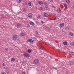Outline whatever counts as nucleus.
I'll return each instance as SVG.
<instances>
[{"instance_id":"473e14b6","label":"nucleus","mask_w":74,"mask_h":74,"mask_svg":"<svg viewBox=\"0 0 74 74\" xmlns=\"http://www.w3.org/2000/svg\"><path fill=\"white\" fill-rule=\"evenodd\" d=\"M23 64H25L26 63V61H23L22 62Z\"/></svg>"},{"instance_id":"2f4dec72","label":"nucleus","mask_w":74,"mask_h":74,"mask_svg":"<svg viewBox=\"0 0 74 74\" xmlns=\"http://www.w3.org/2000/svg\"><path fill=\"white\" fill-rule=\"evenodd\" d=\"M5 49L6 51H8V48H5Z\"/></svg>"},{"instance_id":"bb28decb","label":"nucleus","mask_w":74,"mask_h":74,"mask_svg":"<svg viewBox=\"0 0 74 74\" xmlns=\"http://www.w3.org/2000/svg\"><path fill=\"white\" fill-rule=\"evenodd\" d=\"M63 5H64V7H65L66 8H67V4H63Z\"/></svg>"},{"instance_id":"0eeeda50","label":"nucleus","mask_w":74,"mask_h":74,"mask_svg":"<svg viewBox=\"0 0 74 74\" xmlns=\"http://www.w3.org/2000/svg\"><path fill=\"white\" fill-rule=\"evenodd\" d=\"M69 54L70 55H73L74 54V52L73 51L69 52Z\"/></svg>"},{"instance_id":"c85d7f7f","label":"nucleus","mask_w":74,"mask_h":74,"mask_svg":"<svg viewBox=\"0 0 74 74\" xmlns=\"http://www.w3.org/2000/svg\"><path fill=\"white\" fill-rule=\"evenodd\" d=\"M27 4H28V3H27V2H25V5H27Z\"/></svg>"},{"instance_id":"39448f33","label":"nucleus","mask_w":74,"mask_h":74,"mask_svg":"<svg viewBox=\"0 0 74 74\" xmlns=\"http://www.w3.org/2000/svg\"><path fill=\"white\" fill-rule=\"evenodd\" d=\"M32 16H33V14L32 13H29L28 14V16L29 18H31L32 17Z\"/></svg>"},{"instance_id":"5701e85b","label":"nucleus","mask_w":74,"mask_h":74,"mask_svg":"<svg viewBox=\"0 0 74 74\" xmlns=\"http://www.w3.org/2000/svg\"><path fill=\"white\" fill-rule=\"evenodd\" d=\"M22 1V0H18V2H17L18 3H19Z\"/></svg>"},{"instance_id":"c9c22d12","label":"nucleus","mask_w":74,"mask_h":74,"mask_svg":"<svg viewBox=\"0 0 74 74\" xmlns=\"http://www.w3.org/2000/svg\"><path fill=\"white\" fill-rule=\"evenodd\" d=\"M48 1H50V2H52V1H52V0H48Z\"/></svg>"},{"instance_id":"393cba45","label":"nucleus","mask_w":74,"mask_h":74,"mask_svg":"<svg viewBox=\"0 0 74 74\" xmlns=\"http://www.w3.org/2000/svg\"><path fill=\"white\" fill-rule=\"evenodd\" d=\"M66 2L67 3H70V1L69 0H67L66 1Z\"/></svg>"},{"instance_id":"cd10ccee","label":"nucleus","mask_w":74,"mask_h":74,"mask_svg":"<svg viewBox=\"0 0 74 74\" xmlns=\"http://www.w3.org/2000/svg\"><path fill=\"white\" fill-rule=\"evenodd\" d=\"M27 27H30V25L29 24H27Z\"/></svg>"},{"instance_id":"4c0bfd02","label":"nucleus","mask_w":74,"mask_h":74,"mask_svg":"<svg viewBox=\"0 0 74 74\" xmlns=\"http://www.w3.org/2000/svg\"><path fill=\"white\" fill-rule=\"evenodd\" d=\"M22 74H25V73L24 72H23L22 73Z\"/></svg>"},{"instance_id":"20e7f679","label":"nucleus","mask_w":74,"mask_h":74,"mask_svg":"<svg viewBox=\"0 0 74 74\" xmlns=\"http://www.w3.org/2000/svg\"><path fill=\"white\" fill-rule=\"evenodd\" d=\"M69 64L70 65H71V64H74V61H69Z\"/></svg>"},{"instance_id":"7ed1b4c3","label":"nucleus","mask_w":74,"mask_h":74,"mask_svg":"<svg viewBox=\"0 0 74 74\" xmlns=\"http://www.w3.org/2000/svg\"><path fill=\"white\" fill-rule=\"evenodd\" d=\"M29 56L30 55L27 53H24V57L29 58Z\"/></svg>"},{"instance_id":"6e6552de","label":"nucleus","mask_w":74,"mask_h":74,"mask_svg":"<svg viewBox=\"0 0 74 74\" xmlns=\"http://www.w3.org/2000/svg\"><path fill=\"white\" fill-rule=\"evenodd\" d=\"M64 23H63L61 24H60V27H62V26H64Z\"/></svg>"},{"instance_id":"de8ad7c7","label":"nucleus","mask_w":74,"mask_h":74,"mask_svg":"<svg viewBox=\"0 0 74 74\" xmlns=\"http://www.w3.org/2000/svg\"><path fill=\"white\" fill-rule=\"evenodd\" d=\"M73 8H74V5H73Z\"/></svg>"},{"instance_id":"9d476101","label":"nucleus","mask_w":74,"mask_h":74,"mask_svg":"<svg viewBox=\"0 0 74 74\" xmlns=\"http://www.w3.org/2000/svg\"><path fill=\"white\" fill-rule=\"evenodd\" d=\"M28 4L29 6H31L32 5V2L30 1H29L28 2Z\"/></svg>"},{"instance_id":"72a5a7b5","label":"nucleus","mask_w":74,"mask_h":74,"mask_svg":"<svg viewBox=\"0 0 74 74\" xmlns=\"http://www.w3.org/2000/svg\"><path fill=\"white\" fill-rule=\"evenodd\" d=\"M65 29L66 30H68V29H67V27H66L65 28Z\"/></svg>"},{"instance_id":"423d86ee","label":"nucleus","mask_w":74,"mask_h":74,"mask_svg":"<svg viewBox=\"0 0 74 74\" xmlns=\"http://www.w3.org/2000/svg\"><path fill=\"white\" fill-rule=\"evenodd\" d=\"M44 16L45 17H48V14L45 12L44 14Z\"/></svg>"},{"instance_id":"e433bc0d","label":"nucleus","mask_w":74,"mask_h":74,"mask_svg":"<svg viewBox=\"0 0 74 74\" xmlns=\"http://www.w3.org/2000/svg\"><path fill=\"white\" fill-rule=\"evenodd\" d=\"M2 74H6V73L5 72H2Z\"/></svg>"},{"instance_id":"6ab92c4d","label":"nucleus","mask_w":74,"mask_h":74,"mask_svg":"<svg viewBox=\"0 0 74 74\" xmlns=\"http://www.w3.org/2000/svg\"><path fill=\"white\" fill-rule=\"evenodd\" d=\"M27 11V10H26V9L25 8H24L23 9V12H26V11Z\"/></svg>"},{"instance_id":"c756f323","label":"nucleus","mask_w":74,"mask_h":74,"mask_svg":"<svg viewBox=\"0 0 74 74\" xmlns=\"http://www.w3.org/2000/svg\"><path fill=\"white\" fill-rule=\"evenodd\" d=\"M59 12H62V10H60V8H59Z\"/></svg>"},{"instance_id":"09e8293b","label":"nucleus","mask_w":74,"mask_h":74,"mask_svg":"<svg viewBox=\"0 0 74 74\" xmlns=\"http://www.w3.org/2000/svg\"><path fill=\"white\" fill-rule=\"evenodd\" d=\"M36 22H38V21H36Z\"/></svg>"},{"instance_id":"dca6fc26","label":"nucleus","mask_w":74,"mask_h":74,"mask_svg":"<svg viewBox=\"0 0 74 74\" xmlns=\"http://www.w3.org/2000/svg\"><path fill=\"white\" fill-rule=\"evenodd\" d=\"M27 52L28 53H31V52H32V50L30 49H28L27 50Z\"/></svg>"},{"instance_id":"a878e982","label":"nucleus","mask_w":74,"mask_h":74,"mask_svg":"<svg viewBox=\"0 0 74 74\" xmlns=\"http://www.w3.org/2000/svg\"><path fill=\"white\" fill-rule=\"evenodd\" d=\"M31 42H32V43H33V42H34V40L31 39Z\"/></svg>"},{"instance_id":"58836bf2","label":"nucleus","mask_w":74,"mask_h":74,"mask_svg":"<svg viewBox=\"0 0 74 74\" xmlns=\"http://www.w3.org/2000/svg\"><path fill=\"white\" fill-rule=\"evenodd\" d=\"M53 20V21H55V20H56V17H55V18Z\"/></svg>"},{"instance_id":"412c9836","label":"nucleus","mask_w":74,"mask_h":74,"mask_svg":"<svg viewBox=\"0 0 74 74\" xmlns=\"http://www.w3.org/2000/svg\"><path fill=\"white\" fill-rule=\"evenodd\" d=\"M11 60L12 61H13V62L15 60V58H12L11 59Z\"/></svg>"},{"instance_id":"a18cd8bd","label":"nucleus","mask_w":74,"mask_h":74,"mask_svg":"<svg viewBox=\"0 0 74 74\" xmlns=\"http://www.w3.org/2000/svg\"><path fill=\"white\" fill-rule=\"evenodd\" d=\"M67 27V29H68V30H69V27Z\"/></svg>"},{"instance_id":"f257e3e1","label":"nucleus","mask_w":74,"mask_h":74,"mask_svg":"<svg viewBox=\"0 0 74 74\" xmlns=\"http://www.w3.org/2000/svg\"><path fill=\"white\" fill-rule=\"evenodd\" d=\"M13 39L14 41H16L17 39L18 38V36L16 35H14L12 36Z\"/></svg>"},{"instance_id":"b1692460","label":"nucleus","mask_w":74,"mask_h":74,"mask_svg":"<svg viewBox=\"0 0 74 74\" xmlns=\"http://www.w3.org/2000/svg\"><path fill=\"white\" fill-rule=\"evenodd\" d=\"M27 42H31V39H28L27 40Z\"/></svg>"},{"instance_id":"37998d69","label":"nucleus","mask_w":74,"mask_h":74,"mask_svg":"<svg viewBox=\"0 0 74 74\" xmlns=\"http://www.w3.org/2000/svg\"><path fill=\"white\" fill-rule=\"evenodd\" d=\"M53 69H54L55 70H57V69L56 68H54Z\"/></svg>"},{"instance_id":"f3484780","label":"nucleus","mask_w":74,"mask_h":74,"mask_svg":"<svg viewBox=\"0 0 74 74\" xmlns=\"http://www.w3.org/2000/svg\"><path fill=\"white\" fill-rule=\"evenodd\" d=\"M69 34L71 36H73V33L72 32H70L69 33Z\"/></svg>"},{"instance_id":"ea45409f","label":"nucleus","mask_w":74,"mask_h":74,"mask_svg":"<svg viewBox=\"0 0 74 74\" xmlns=\"http://www.w3.org/2000/svg\"><path fill=\"white\" fill-rule=\"evenodd\" d=\"M40 49H43V47H40Z\"/></svg>"},{"instance_id":"9b49d317","label":"nucleus","mask_w":74,"mask_h":74,"mask_svg":"<svg viewBox=\"0 0 74 74\" xmlns=\"http://www.w3.org/2000/svg\"><path fill=\"white\" fill-rule=\"evenodd\" d=\"M29 23L30 25H32V26H34V23L32 21L30 22Z\"/></svg>"},{"instance_id":"c03bdc74","label":"nucleus","mask_w":74,"mask_h":74,"mask_svg":"<svg viewBox=\"0 0 74 74\" xmlns=\"http://www.w3.org/2000/svg\"><path fill=\"white\" fill-rule=\"evenodd\" d=\"M5 69H8V67H6L5 68Z\"/></svg>"},{"instance_id":"f03ea898","label":"nucleus","mask_w":74,"mask_h":74,"mask_svg":"<svg viewBox=\"0 0 74 74\" xmlns=\"http://www.w3.org/2000/svg\"><path fill=\"white\" fill-rule=\"evenodd\" d=\"M39 60L37 59L35 60L34 61V63L35 64H38L39 63Z\"/></svg>"},{"instance_id":"f704fd0d","label":"nucleus","mask_w":74,"mask_h":74,"mask_svg":"<svg viewBox=\"0 0 74 74\" xmlns=\"http://www.w3.org/2000/svg\"><path fill=\"white\" fill-rule=\"evenodd\" d=\"M2 65L3 66H5V64H4V63H3V64H2Z\"/></svg>"},{"instance_id":"aec40b11","label":"nucleus","mask_w":74,"mask_h":74,"mask_svg":"<svg viewBox=\"0 0 74 74\" xmlns=\"http://www.w3.org/2000/svg\"><path fill=\"white\" fill-rule=\"evenodd\" d=\"M45 8L46 9H47V10L48 9H49L48 6L47 5H46L45 6Z\"/></svg>"},{"instance_id":"ddd939ff","label":"nucleus","mask_w":74,"mask_h":74,"mask_svg":"<svg viewBox=\"0 0 74 74\" xmlns=\"http://www.w3.org/2000/svg\"><path fill=\"white\" fill-rule=\"evenodd\" d=\"M63 44L65 45H67V42L66 41H64L63 42Z\"/></svg>"},{"instance_id":"49530a36","label":"nucleus","mask_w":74,"mask_h":74,"mask_svg":"<svg viewBox=\"0 0 74 74\" xmlns=\"http://www.w3.org/2000/svg\"><path fill=\"white\" fill-rule=\"evenodd\" d=\"M18 0H16V2L18 3Z\"/></svg>"},{"instance_id":"f8f14e48","label":"nucleus","mask_w":74,"mask_h":74,"mask_svg":"<svg viewBox=\"0 0 74 74\" xmlns=\"http://www.w3.org/2000/svg\"><path fill=\"white\" fill-rule=\"evenodd\" d=\"M70 45H71L72 47H73V46H74V43L73 42H71Z\"/></svg>"},{"instance_id":"4468645a","label":"nucleus","mask_w":74,"mask_h":74,"mask_svg":"<svg viewBox=\"0 0 74 74\" xmlns=\"http://www.w3.org/2000/svg\"><path fill=\"white\" fill-rule=\"evenodd\" d=\"M20 37H22L23 36H25V34H24V33H22L20 35Z\"/></svg>"},{"instance_id":"4be33fe9","label":"nucleus","mask_w":74,"mask_h":74,"mask_svg":"<svg viewBox=\"0 0 74 74\" xmlns=\"http://www.w3.org/2000/svg\"><path fill=\"white\" fill-rule=\"evenodd\" d=\"M35 34L37 35H38V33L37 31L35 32Z\"/></svg>"},{"instance_id":"2eb2a0df","label":"nucleus","mask_w":74,"mask_h":74,"mask_svg":"<svg viewBox=\"0 0 74 74\" xmlns=\"http://www.w3.org/2000/svg\"><path fill=\"white\" fill-rule=\"evenodd\" d=\"M39 3L40 5H42V4H43V3L41 1H40Z\"/></svg>"},{"instance_id":"a19ab883","label":"nucleus","mask_w":74,"mask_h":74,"mask_svg":"<svg viewBox=\"0 0 74 74\" xmlns=\"http://www.w3.org/2000/svg\"><path fill=\"white\" fill-rule=\"evenodd\" d=\"M44 4L45 5H47V3H44Z\"/></svg>"},{"instance_id":"79ce46f5","label":"nucleus","mask_w":74,"mask_h":74,"mask_svg":"<svg viewBox=\"0 0 74 74\" xmlns=\"http://www.w3.org/2000/svg\"><path fill=\"white\" fill-rule=\"evenodd\" d=\"M8 71H6V73H7V74H8V73H8Z\"/></svg>"},{"instance_id":"a211bd4d","label":"nucleus","mask_w":74,"mask_h":74,"mask_svg":"<svg viewBox=\"0 0 74 74\" xmlns=\"http://www.w3.org/2000/svg\"><path fill=\"white\" fill-rule=\"evenodd\" d=\"M39 10H40V11H42L43 10V9H42V7H40L39 8Z\"/></svg>"},{"instance_id":"7c9ffc66","label":"nucleus","mask_w":74,"mask_h":74,"mask_svg":"<svg viewBox=\"0 0 74 74\" xmlns=\"http://www.w3.org/2000/svg\"><path fill=\"white\" fill-rule=\"evenodd\" d=\"M41 22L42 23V24H43L44 23V21H41Z\"/></svg>"},{"instance_id":"1a4fd4ad","label":"nucleus","mask_w":74,"mask_h":74,"mask_svg":"<svg viewBox=\"0 0 74 74\" xmlns=\"http://www.w3.org/2000/svg\"><path fill=\"white\" fill-rule=\"evenodd\" d=\"M21 26V25L20 24H18L17 25V28H20Z\"/></svg>"}]
</instances>
